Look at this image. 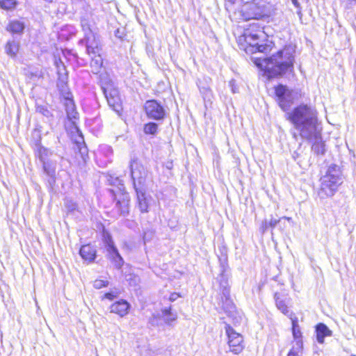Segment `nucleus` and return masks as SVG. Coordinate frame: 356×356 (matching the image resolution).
Listing matches in <instances>:
<instances>
[{
	"label": "nucleus",
	"mask_w": 356,
	"mask_h": 356,
	"mask_svg": "<svg viewBox=\"0 0 356 356\" xmlns=\"http://www.w3.org/2000/svg\"><path fill=\"white\" fill-rule=\"evenodd\" d=\"M179 297H180L179 293H172L170 294L169 297V300L171 302L175 301Z\"/></svg>",
	"instance_id": "37"
},
{
	"label": "nucleus",
	"mask_w": 356,
	"mask_h": 356,
	"mask_svg": "<svg viewBox=\"0 0 356 356\" xmlns=\"http://www.w3.org/2000/svg\"><path fill=\"white\" fill-rule=\"evenodd\" d=\"M295 49L292 46L285 47L276 55L269 58L259 60L257 65L264 72L268 78L282 75L293 69Z\"/></svg>",
	"instance_id": "3"
},
{
	"label": "nucleus",
	"mask_w": 356,
	"mask_h": 356,
	"mask_svg": "<svg viewBox=\"0 0 356 356\" xmlns=\"http://www.w3.org/2000/svg\"><path fill=\"white\" fill-rule=\"evenodd\" d=\"M65 207L68 209V211H72L76 209V205L74 202L67 200L65 202Z\"/></svg>",
	"instance_id": "34"
},
{
	"label": "nucleus",
	"mask_w": 356,
	"mask_h": 356,
	"mask_svg": "<svg viewBox=\"0 0 356 356\" xmlns=\"http://www.w3.org/2000/svg\"><path fill=\"white\" fill-rule=\"evenodd\" d=\"M264 38L265 33L262 31L258 30L254 33L246 31L240 38V41L243 39L244 42L247 44V46L244 47V50L246 53H267L271 50V44L270 43H264Z\"/></svg>",
	"instance_id": "5"
},
{
	"label": "nucleus",
	"mask_w": 356,
	"mask_h": 356,
	"mask_svg": "<svg viewBox=\"0 0 356 356\" xmlns=\"http://www.w3.org/2000/svg\"><path fill=\"white\" fill-rule=\"evenodd\" d=\"M280 222V220L275 219V218H271L268 222V225L271 227H275L277 223Z\"/></svg>",
	"instance_id": "36"
},
{
	"label": "nucleus",
	"mask_w": 356,
	"mask_h": 356,
	"mask_svg": "<svg viewBox=\"0 0 356 356\" xmlns=\"http://www.w3.org/2000/svg\"><path fill=\"white\" fill-rule=\"evenodd\" d=\"M225 332L228 337L229 350L234 354H238L244 348L243 337L236 332L229 325L226 324Z\"/></svg>",
	"instance_id": "9"
},
{
	"label": "nucleus",
	"mask_w": 356,
	"mask_h": 356,
	"mask_svg": "<svg viewBox=\"0 0 356 356\" xmlns=\"http://www.w3.org/2000/svg\"><path fill=\"white\" fill-rule=\"evenodd\" d=\"M276 305H277V309L279 310H280L281 312H282L284 314L288 315L289 316V315L291 314V313H289L288 307L284 301L280 300L278 298H277L276 299Z\"/></svg>",
	"instance_id": "29"
},
{
	"label": "nucleus",
	"mask_w": 356,
	"mask_h": 356,
	"mask_svg": "<svg viewBox=\"0 0 356 356\" xmlns=\"http://www.w3.org/2000/svg\"><path fill=\"white\" fill-rule=\"evenodd\" d=\"M130 307L131 305L127 301L120 300L113 302L109 309L111 313L115 314L120 317H124L128 314Z\"/></svg>",
	"instance_id": "13"
},
{
	"label": "nucleus",
	"mask_w": 356,
	"mask_h": 356,
	"mask_svg": "<svg viewBox=\"0 0 356 356\" xmlns=\"http://www.w3.org/2000/svg\"><path fill=\"white\" fill-rule=\"evenodd\" d=\"M225 292L224 293L225 294L226 293H229V291L227 289H225Z\"/></svg>",
	"instance_id": "41"
},
{
	"label": "nucleus",
	"mask_w": 356,
	"mask_h": 356,
	"mask_svg": "<svg viewBox=\"0 0 356 356\" xmlns=\"http://www.w3.org/2000/svg\"><path fill=\"white\" fill-rule=\"evenodd\" d=\"M289 318L291 321L292 332H293V339L295 341V343H297L299 341L302 343V332L300 331V328L298 325V317L296 316L293 314H291L289 315Z\"/></svg>",
	"instance_id": "17"
},
{
	"label": "nucleus",
	"mask_w": 356,
	"mask_h": 356,
	"mask_svg": "<svg viewBox=\"0 0 356 356\" xmlns=\"http://www.w3.org/2000/svg\"><path fill=\"white\" fill-rule=\"evenodd\" d=\"M129 168L134 188H143L147 176V172L144 166L137 160H132Z\"/></svg>",
	"instance_id": "8"
},
{
	"label": "nucleus",
	"mask_w": 356,
	"mask_h": 356,
	"mask_svg": "<svg viewBox=\"0 0 356 356\" xmlns=\"http://www.w3.org/2000/svg\"><path fill=\"white\" fill-rule=\"evenodd\" d=\"M234 80H232L229 81V85L230 86L232 87V90L234 93L236 92V87L234 86Z\"/></svg>",
	"instance_id": "39"
},
{
	"label": "nucleus",
	"mask_w": 356,
	"mask_h": 356,
	"mask_svg": "<svg viewBox=\"0 0 356 356\" xmlns=\"http://www.w3.org/2000/svg\"><path fill=\"white\" fill-rule=\"evenodd\" d=\"M268 222H267V220H264L262 222V224H261V230L262 232V233H264L267 228H268Z\"/></svg>",
	"instance_id": "38"
},
{
	"label": "nucleus",
	"mask_w": 356,
	"mask_h": 356,
	"mask_svg": "<svg viewBox=\"0 0 356 356\" xmlns=\"http://www.w3.org/2000/svg\"><path fill=\"white\" fill-rule=\"evenodd\" d=\"M96 253L95 248L89 244L81 246L79 250L81 258L88 262H92L95 260Z\"/></svg>",
	"instance_id": "16"
},
{
	"label": "nucleus",
	"mask_w": 356,
	"mask_h": 356,
	"mask_svg": "<svg viewBox=\"0 0 356 356\" xmlns=\"http://www.w3.org/2000/svg\"><path fill=\"white\" fill-rule=\"evenodd\" d=\"M321 132L322 131H320L318 136H316V137L304 138L305 139L313 141L312 150L317 155H324L326 152L325 143L322 140Z\"/></svg>",
	"instance_id": "14"
},
{
	"label": "nucleus",
	"mask_w": 356,
	"mask_h": 356,
	"mask_svg": "<svg viewBox=\"0 0 356 356\" xmlns=\"http://www.w3.org/2000/svg\"><path fill=\"white\" fill-rule=\"evenodd\" d=\"M36 110L38 112H39L40 113L42 114L44 116H47V117H48L50 114L49 111L46 107H44L43 106H37Z\"/></svg>",
	"instance_id": "32"
},
{
	"label": "nucleus",
	"mask_w": 356,
	"mask_h": 356,
	"mask_svg": "<svg viewBox=\"0 0 356 356\" xmlns=\"http://www.w3.org/2000/svg\"><path fill=\"white\" fill-rule=\"evenodd\" d=\"M158 126L156 123L149 122L145 125L144 131L147 134H155L157 131Z\"/></svg>",
	"instance_id": "28"
},
{
	"label": "nucleus",
	"mask_w": 356,
	"mask_h": 356,
	"mask_svg": "<svg viewBox=\"0 0 356 356\" xmlns=\"http://www.w3.org/2000/svg\"><path fill=\"white\" fill-rule=\"evenodd\" d=\"M66 113L70 120L76 118L78 113L76 111L74 104L72 100H67L66 103Z\"/></svg>",
	"instance_id": "23"
},
{
	"label": "nucleus",
	"mask_w": 356,
	"mask_h": 356,
	"mask_svg": "<svg viewBox=\"0 0 356 356\" xmlns=\"http://www.w3.org/2000/svg\"><path fill=\"white\" fill-rule=\"evenodd\" d=\"M293 4L297 8H298V15L301 16L302 13H301V8H300V5L299 3V2L298 1V0H291Z\"/></svg>",
	"instance_id": "35"
},
{
	"label": "nucleus",
	"mask_w": 356,
	"mask_h": 356,
	"mask_svg": "<svg viewBox=\"0 0 356 356\" xmlns=\"http://www.w3.org/2000/svg\"><path fill=\"white\" fill-rule=\"evenodd\" d=\"M232 311L229 312L228 316L232 318V323L234 325H239L243 320V317L237 311L235 310L234 307H232Z\"/></svg>",
	"instance_id": "25"
},
{
	"label": "nucleus",
	"mask_w": 356,
	"mask_h": 356,
	"mask_svg": "<svg viewBox=\"0 0 356 356\" xmlns=\"http://www.w3.org/2000/svg\"><path fill=\"white\" fill-rule=\"evenodd\" d=\"M123 213H124V214H125V213H128V210H127V209L124 210V211H123Z\"/></svg>",
	"instance_id": "42"
},
{
	"label": "nucleus",
	"mask_w": 356,
	"mask_h": 356,
	"mask_svg": "<svg viewBox=\"0 0 356 356\" xmlns=\"http://www.w3.org/2000/svg\"><path fill=\"white\" fill-rule=\"evenodd\" d=\"M343 181L341 168L336 164H331L328 166L325 175L321 178L318 195L321 198L332 197Z\"/></svg>",
	"instance_id": "4"
},
{
	"label": "nucleus",
	"mask_w": 356,
	"mask_h": 356,
	"mask_svg": "<svg viewBox=\"0 0 356 356\" xmlns=\"http://www.w3.org/2000/svg\"><path fill=\"white\" fill-rule=\"evenodd\" d=\"M302 343L300 341L294 343L289 350L287 356H301L302 352Z\"/></svg>",
	"instance_id": "26"
},
{
	"label": "nucleus",
	"mask_w": 356,
	"mask_h": 356,
	"mask_svg": "<svg viewBox=\"0 0 356 356\" xmlns=\"http://www.w3.org/2000/svg\"><path fill=\"white\" fill-rule=\"evenodd\" d=\"M16 5L15 0H1L0 8L5 10H10L15 8Z\"/></svg>",
	"instance_id": "27"
},
{
	"label": "nucleus",
	"mask_w": 356,
	"mask_h": 356,
	"mask_svg": "<svg viewBox=\"0 0 356 356\" xmlns=\"http://www.w3.org/2000/svg\"><path fill=\"white\" fill-rule=\"evenodd\" d=\"M118 296H119V293L118 292L111 291V292L106 293L104 294V298H106L108 300H112L114 298H117Z\"/></svg>",
	"instance_id": "33"
},
{
	"label": "nucleus",
	"mask_w": 356,
	"mask_h": 356,
	"mask_svg": "<svg viewBox=\"0 0 356 356\" xmlns=\"http://www.w3.org/2000/svg\"><path fill=\"white\" fill-rule=\"evenodd\" d=\"M83 28L86 31L87 52L92 59L90 67L94 74H98L103 65V59L100 54L101 49L90 28L86 29L85 25H83Z\"/></svg>",
	"instance_id": "6"
},
{
	"label": "nucleus",
	"mask_w": 356,
	"mask_h": 356,
	"mask_svg": "<svg viewBox=\"0 0 356 356\" xmlns=\"http://www.w3.org/2000/svg\"><path fill=\"white\" fill-rule=\"evenodd\" d=\"M44 170L47 171V174H49V175H50V174H51V172H50V171H48V170H47L46 165H45V163H44Z\"/></svg>",
	"instance_id": "40"
},
{
	"label": "nucleus",
	"mask_w": 356,
	"mask_h": 356,
	"mask_svg": "<svg viewBox=\"0 0 356 356\" xmlns=\"http://www.w3.org/2000/svg\"><path fill=\"white\" fill-rule=\"evenodd\" d=\"M288 119L300 132L302 138H311L319 134L322 126L317 118L316 111L312 107L301 105L288 113Z\"/></svg>",
	"instance_id": "1"
},
{
	"label": "nucleus",
	"mask_w": 356,
	"mask_h": 356,
	"mask_svg": "<svg viewBox=\"0 0 356 356\" xmlns=\"http://www.w3.org/2000/svg\"><path fill=\"white\" fill-rule=\"evenodd\" d=\"M316 339L318 343H323L325 337L332 335L331 330L323 323H319L316 325Z\"/></svg>",
	"instance_id": "19"
},
{
	"label": "nucleus",
	"mask_w": 356,
	"mask_h": 356,
	"mask_svg": "<svg viewBox=\"0 0 356 356\" xmlns=\"http://www.w3.org/2000/svg\"><path fill=\"white\" fill-rule=\"evenodd\" d=\"M107 102L110 107H111L113 111L117 113H119L121 110V99L120 96H115L114 97H110V96H107Z\"/></svg>",
	"instance_id": "22"
},
{
	"label": "nucleus",
	"mask_w": 356,
	"mask_h": 356,
	"mask_svg": "<svg viewBox=\"0 0 356 356\" xmlns=\"http://www.w3.org/2000/svg\"><path fill=\"white\" fill-rule=\"evenodd\" d=\"M162 314L166 323L175 321L177 316L171 312V307L165 308L162 310Z\"/></svg>",
	"instance_id": "24"
},
{
	"label": "nucleus",
	"mask_w": 356,
	"mask_h": 356,
	"mask_svg": "<svg viewBox=\"0 0 356 356\" xmlns=\"http://www.w3.org/2000/svg\"><path fill=\"white\" fill-rule=\"evenodd\" d=\"M104 242L110 259L117 268H120L123 265L124 261L110 235L104 236Z\"/></svg>",
	"instance_id": "11"
},
{
	"label": "nucleus",
	"mask_w": 356,
	"mask_h": 356,
	"mask_svg": "<svg viewBox=\"0 0 356 356\" xmlns=\"http://www.w3.org/2000/svg\"><path fill=\"white\" fill-rule=\"evenodd\" d=\"M275 94L280 106L283 111H286L293 103L296 94L283 85H279L275 88Z\"/></svg>",
	"instance_id": "10"
},
{
	"label": "nucleus",
	"mask_w": 356,
	"mask_h": 356,
	"mask_svg": "<svg viewBox=\"0 0 356 356\" xmlns=\"http://www.w3.org/2000/svg\"><path fill=\"white\" fill-rule=\"evenodd\" d=\"M24 24L19 20L10 22L6 29L12 33L20 34L24 29Z\"/></svg>",
	"instance_id": "20"
},
{
	"label": "nucleus",
	"mask_w": 356,
	"mask_h": 356,
	"mask_svg": "<svg viewBox=\"0 0 356 356\" xmlns=\"http://www.w3.org/2000/svg\"><path fill=\"white\" fill-rule=\"evenodd\" d=\"M353 356H356V355H353Z\"/></svg>",
	"instance_id": "43"
},
{
	"label": "nucleus",
	"mask_w": 356,
	"mask_h": 356,
	"mask_svg": "<svg viewBox=\"0 0 356 356\" xmlns=\"http://www.w3.org/2000/svg\"><path fill=\"white\" fill-rule=\"evenodd\" d=\"M19 43L15 41H8L5 47L6 53L10 57L16 56L19 51Z\"/></svg>",
	"instance_id": "21"
},
{
	"label": "nucleus",
	"mask_w": 356,
	"mask_h": 356,
	"mask_svg": "<svg viewBox=\"0 0 356 356\" xmlns=\"http://www.w3.org/2000/svg\"><path fill=\"white\" fill-rule=\"evenodd\" d=\"M145 110L149 118L161 120L165 116L163 106L155 100H149L145 102Z\"/></svg>",
	"instance_id": "12"
},
{
	"label": "nucleus",
	"mask_w": 356,
	"mask_h": 356,
	"mask_svg": "<svg viewBox=\"0 0 356 356\" xmlns=\"http://www.w3.org/2000/svg\"><path fill=\"white\" fill-rule=\"evenodd\" d=\"M101 81L102 84V88L106 98H107V96H110V97L111 98L115 96H119L118 90L113 86V84L110 79L108 81H106L104 80L103 77H102Z\"/></svg>",
	"instance_id": "18"
},
{
	"label": "nucleus",
	"mask_w": 356,
	"mask_h": 356,
	"mask_svg": "<svg viewBox=\"0 0 356 356\" xmlns=\"http://www.w3.org/2000/svg\"><path fill=\"white\" fill-rule=\"evenodd\" d=\"M268 3L265 0H253L243 5L241 13L244 20L261 19L268 15Z\"/></svg>",
	"instance_id": "7"
},
{
	"label": "nucleus",
	"mask_w": 356,
	"mask_h": 356,
	"mask_svg": "<svg viewBox=\"0 0 356 356\" xmlns=\"http://www.w3.org/2000/svg\"><path fill=\"white\" fill-rule=\"evenodd\" d=\"M200 87V92L202 94L203 97L204 99L208 98L210 99V97L211 96V90L207 87Z\"/></svg>",
	"instance_id": "31"
},
{
	"label": "nucleus",
	"mask_w": 356,
	"mask_h": 356,
	"mask_svg": "<svg viewBox=\"0 0 356 356\" xmlns=\"http://www.w3.org/2000/svg\"><path fill=\"white\" fill-rule=\"evenodd\" d=\"M288 119L300 132L302 138H311L319 134L322 126L317 118L316 111L312 107L301 105L288 113Z\"/></svg>",
	"instance_id": "2"
},
{
	"label": "nucleus",
	"mask_w": 356,
	"mask_h": 356,
	"mask_svg": "<svg viewBox=\"0 0 356 356\" xmlns=\"http://www.w3.org/2000/svg\"><path fill=\"white\" fill-rule=\"evenodd\" d=\"M137 198H138V206L141 212L146 213L148 211L150 196H148L145 194L143 188H135Z\"/></svg>",
	"instance_id": "15"
},
{
	"label": "nucleus",
	"mask_w": 356,
	"mask_h": 356,
	"mask_svg": "<svg viewBox=\"0 0 356 356\" xmlns=\"http://www.w3.org/2000/svg\"><path fill=\"white\" fill-rule=\"evenodd\" d=\"M108 285V281L97 279L93 282V286L95 289H99Z\"/></svg>",
	"instance_id": "30"
}]
</instances>
